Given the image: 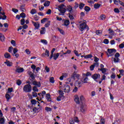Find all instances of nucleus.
<instances>
[{
  "instance_id": "nucleus-7",
  "label": "nucleus",
  "mask_w": 124,
  "mask_h": 124,
  "mask_svg": "<svg viewBox=\"0 0 124 124\" xmlns=\"http://www.w3.org/2000/svg\"><path fill=\"white\" fill-rule=\"evenodd\" d=\"M58 10L61 13H65V6L63 4H62L59 6Z\"/></svg>"
},
{
  "instance_id": "nucleus-15",
  "label": "nucleus",
  "mask_w": 124,
  "mask_h": 124,
  "mask_svg": "<svg viewBox=\"0 0 124 124\" xmlns=\"http://www.w3.org/2000/svg\"><path fill=\"white\" fill-rule=\"evenodd\" d=\"M83 85V80H80V81H77L76 82V86H77L78 87H81Z\"/></svg>"
},
{
  "instance_id": "nucleus-29",
  "label": "nucleus",
  "mask_w": 124,
  "mask_h": 124,
  "mask_svg": "<svg viewBox=\"0 0 124 124\" xmlns=\"http://www.w3.org/2000/svg\"><path fill=\"white\" fill-rule=\"evenodd\" d=\"M13 92V88H8V91L6 93H9L10 94H11V93H12Z\"/></svg>"
},
{
  "instance_id": "nucleus-63",
  "label": "nucleus",
  "mask_w": 124,
  "mask_h": 124,
  "mask_svg": "<svg viewBox=\"0 0 124 124\" xmlns=\"http://www.w3.org/2000/svg\"><path fill=\"white\" fill-rule=\"evenodd\" d=\"M34 21H37L38 20H39V18L37 16H34Z\"/></svg>"
},
{
  "instance_id": "nucleus-38",
  "label": "nucleus",
  "mask_w": 124,
  "mask_h": 124,
  "mask_svg": "<svg viewBox=\"0 0 124 124\" xmlns=\"http://www.w3.org/2000/svg\"><path fill=\"white\" fill-rule=\"evenodd\" d=\"M31 14L32 15H33V14H35V13H36V10H35V9H32L31 12H30Z\"/></svg>"
},
{
  "instance_id": "nucleus-53",
  "label": "nucleus",
  "mask_w": 124,
  "mask_h": 124,
  "mask_svg": "<svg viewBox=\"0 0 124 124\" xmlns=\"http://www.w3.org/2000/svg\"><path fill=\"white\" fill-rule=\"evenodd\" d=\"M119 48H120V49H123L124 48V42L121 44L119 45Z\"/></svg>"
},
{
  "instance_id": "nucleus-30",
  "label": "nucleus",
  "mask_w": 124,
  "mask_h": 124,
  "mask_svg": "<svg viewBox=\"0 0 124 124\" xmlns=\"http://www.w3.org/2000/svg\"><path fill=\"white\" fill-rule=\"evenodd\" d=\"M100 4L95 3L94 5V8H95V9H98V8L100 7Z\"/></svg>"
},
{
  "instance_id": "nucleus-59",
  "label": "nucleus",
  "mask_w": 124,
  "mask_h": 124,
  "mask_svg": "<svg viewBox=\"0 0 124 124\" xmlns=\"http://www.w3.org/2000/svg\"><path fill=\"white\" fill-rule=\"evenodd\" d=\"M32 90L34 92H38V89H37V87H36V86H34L33 87Z\"/></svg>"
},
{
  "instance_id": "nucleus-18",
  "label": "nucleus",
  "mask_w": 124,
  "mask_h": 124,
  "mask_svg": "<svg viewBox=\"0 0 124 124\" xmlns=\"http://www.w3.org/2000/svg\"><path fill=\"white\" fill-rule=\"evenodd\" d=\"M74 100L77 104H79V103H80V100L79 99V97L78 95L75 96Z\"/></svg>"
},
{
  "instance_id": "nucleus-61",
  "label": "nucleus",
  "mask_w": 124,
  "mask_h": 124,
  "mask_svg": "<svg viewBox=\"0 0 124 124\" xmlns=\"http://www.w3.org/2000/svg\"><path fill=\"white\" fill-rule=\"evenodd\" d=\"M12 50H13V47H9L8 52H9V53H12Z\"/></svg>"
},
{
  "instance_id": "nucleus-28",
  "label": "nucleus",
  "mask_w": 124,
  "mask_h": 124,
  "mask_svg": "<svg viewBox=\"0 0 124 124\" xmlns=\"http://www.w3.org/2000/svg\"><path fill=\"white\" fill-rule=\"evenodd\" d=\"M98 70H100V71H102V73H103L105 74V73H106V71H107V69L106 68H101L98 69Z\"/></svg>"
},
{
  "instance_id": "nucleus-64",
  "label": "nucleus",
  "mask_w": 124,
  "mask_h": 124,
  "mask_svg": "<svg viewBox=\"0 0 124 124\" xmlns=\"http://www.w3.org/2000/svg\"><path fill=\"white\" fill-rule=\"evenodd\" d=\"M12 10L13 12H14V13H17L18 11L17 9H14V8L12 9Z\"/></svg>"
},
{
  "instance_id": "nucleus-17",
  "label": "nucleus",
  "mask_w": 124,
  "mask_h": 124,
  "mask_svg": "<svg viewBox=\"0 0 124 124\" xmlns=\"http://www.w3.org/2000/svg\"><path fill=\"white\" fill-rule=\"evenodd\" d=\"M46 98L48 102H50L52 100V99H51V95H50V93H47L46 94Z\"/></svg>"
},
{
  "instance_id": "nucleus-11",
  "label": "nucleus",
  "mask_w": 124,
  "mask_h": 124,
  "mask_svg": "<svg viewBox=\"0 0 124 124\" xmlns=\"http://www.w3.org/2000/svg\"><path fill=\"white\" fill-rule=\"evenodd\" d=\"M3 26L4 27V28L3 29H0V31H3V32H6V31H7V28H8V23H5L3 24Z\"/></svg>"
},
{
  "instance_id": "nucleus-60",
  "label": "nucleus",
  "mask_w": 124,
  "mask_h": 124,
  "mask_svg": "<svg viewBox=\"0 0 124 124\" xmlns=\"http://www.w3.org/2000/svg\"><path fill=\"white\" fill-rule=\"evenodd\" d=\"M84 6H85V4H83V3H81V4H80L79 7L80 9H82L83 7H84Z\"/></svg>"
},
{
  "instance_id": "nucleus-39",
  "label": "nucleus",
  "mask_w": 124,
  "mask_h": 124,
  "mask_svg": "<svg viewBox=\"0 0 124 124\" xmlns=\"http://www.w3.org/2000/svg\"><path fill=\"white\" fill-rule=\"evenodd\" d=\"M106 18V16L104 15H101L100 16V20H104Z\"/></svg>"
},
{
  "instance_id": "nucleus-47",
  "label": "nucleus",
  "mask_w": 124,
  "mask_h": 124,
  "mask_svg": "<svg viewBox=\"0 0 124 124\" xmlns=\"http://www.w3.org/2000/svg\"><path fill=\"white\" fill-rule=\"evenodd\" d=\"M96 34H97L98 35H101V34L102 33V31H96Z\"/></svg>"
},
{
  "instance_id": "nucleus-51",
  "label": "nucleus",
  "mask_w": 124,
  "mask_h": 124,
  "mask_svg": "<svg viewBox=\"0 0 124 124\" xmlns=\"http://www.w3.org/2000/svg\"><path fill=\"white\" fill-rule=\"evenodd\" d=\"M88 81H89V78L87 77H86L84 78V79H83V83H88Z\"/></svg>"
},
{
  "instance_id": "nucleus-32",
  "label": "nucleus",
  "mask_w": 124,
  "mask_h": 124,
  "mask_svg": "<svg viewBox=\"0 0 124 124\" xmlns=\"http://www.w3.org/2000/svg\"><path fill=\"white\" fill-rule=\"evenodd\" d=\"M113 2L114 4H116V5H119V3H120L121 0H113Z\"/></svg>"
},
{
  "instance_id": "nucleus-45",
  "label": "nucleus",
  "mask_w": 124,
  "mask_h": 124,
  "mask_svg": "<svg viewBox=\"0 0 124 124\" xmlns=\"http://www.w3.org/2000/svg\"><path fill=\"white\" fill-rule=\"evenodd\" d=\"M15 111H16V108L14 107L11 108V112L12 113H15Z\"/></svg>"
},
{
  "instance_id": "nucleus-27",
  "label": "nucleus",
  "mask_w": 124,
  "mask_h": 124,
  "mask_svg": "<svg viewBox=\"0 0 124 124\" xmlns=\"http://www.w3.org/2000/svg\"><path fill=\"white\" fill-rule=\"evenodd\" d=\"M64 98V96H59L57 98V101H61Z\"/></svg>"
},
{
  "instance_id": "nucleus-41",
  "label": "nucleus",
  "mask_w": 124,
  "mask_h": 124,
  "mask_svg": "<svg viewBox=\"0 0 124 124\" xmlns=\"http://www.w3.org/2000/svg\"><path fill=\"white\" fill-rule=\"evenodd\" d=\"M108 31H109L108 33H109L110 34H111V35H114V31H113L112 29H109Z\"/></svg>"
},
{
  "instance_id": "nucleus-44",
  "label": "nucleus",
  "mask_w": 124,
  "mask_h": 124,
  "mask_svg": "<svg viewBox=\"0 0 124 124\" xmlns=\"http://www.w3.org/2000/svg\"><path fill=\"white\" fill-rule=\"evenodd\" d=\"M84 9H85V11H86V12H89V11H90V10H91V8H90L89 7H88V6H85Z\"/></svg>"
},
{
  "instance_id": "nucleus-22",
  "label": "nucleus",
  "mask_w": 124,
  "mask_h": 124,
  "mask_svg": "<svg viewBox=\"0 0 124 124\" xmlns=\"http://www.w3.org/2000/svg\"><path fill=\"white\" fill-rule=\"evenodd\" d=\"M10 94H9L8 93H6L5 97L7 99V101H9V99H10V98H11V96H10Z\"/></svg>"
},
{
  "instance_id": "nucleus-36",
  "label": "nucleus",
  "mask_w": 124,
  "mask_h": 124,
  "mask_svg": "<svg viewBox=\"0 0 124 124\" xmlns=\"http://www.w3.org/2000/svg\"><path fill=\"white\" fill-rule=\"evenodd\" d=\"M85 59H91L93 58V55L92 54H88L84 56Z\"/></svg>"
},
{
  "instance_id": "nucleus-37",
  "label": "nucleus",
  "mask_w": 124,
  "mask_h": 124,
  "mask_svg": "<svg viewBox=\"0 0 124 124\" xmlns=\"http://www.w3.org/2000/svg\"><path fill=\"white\" fill-rule=\"evenodd\" d=\"M47 20H48V18H45L41 20V22L42 24H44V23H46V22H47Z\"/></svg>"
},
{
  "instance_id": "nucleus-12",
  "label": "nucleus",
  "mask_w": 124,
  "mask_h": 124,
  "mask_svg": "<svg viewBox=\"0 0 124 124\" xmlns=\"http://www.w3.org/2000/svg\"><path fill=\"white\" fill-rule=\"evenodd\" d=\"M92 78L95 80L96 81L97 79H99L100 78V75L95 74L92 76Z\"/></svg>"
},
{
  "instance_id": "nucleus-20",
  "label": "nucleus",
  "mask_w": 124,
  "mask_h": 124,
  "mask_svg": "<svg viewBox=\"0 0 124 124\" xmlns=\"http://www.w3.org/2000/svg\"><path fill=\"white\" fill-rule=\"evenodd\" d=\"M16 72H17V73H21L22 72H23L24 68L21 67H18L17 68H16Z\"/></svg>"
},
{
  "instance_id": "nucleus-54",
  "label": "nucleus",
  "mask_w": 124,
  "mask_h": 124,
  "mask_svg": "<svg viewBox=\"0 0 124 124\" xmlns=\"http://www.w3.org/2000/svg\"><path fill=\"white\" fill-rule=\"evenodd\" d=\"M49 81L50 83H55V80L54 79V78L53 77L50 78Z\"/></svg>"
},
{
  "instance_id": "nucleus-57",
  "label": "nucleus",
  "mask_w": 124,
  "mask_h": 124,
  "mask_svg": "<svg viewBox=\"0 0 124 124\" xmlns=\"http://www.w3.org/2000/svg\"><path fill=\"white\" fill-rule=\"evenodd\" d=\"M39 10H40V11H43V10H44V6H39Z\"/></svg>"
},
{
  "instance_id": "nucleus-1",
  "label": "nucleus",
  "mask_w": 124,
  "mask_h": 124,
  "mask_svg": "<svg viewBox=\"0 0 124 124\" xmlns=\"http://www.w3.org/2000/svg\"><path fill=\"white\" fill-rule=\"evenodd\" d=\"M60 89L63 91L64 93H69L70 92V86L67 84H63L60 87Z\"/></svg>"
},
{
  "instance_id": "nucleus-48",
  "label": "nucleus",
  "mask_w": 124,
  "mask_h": 124,
  "mask_svg": "<svg viewBox=\"0 0 124 124\" xmlns=\"http://www.w3.org/2000/svg\"><path fill=\"white\" fill-rule=\"evenodd\" d=\"M11 43L12 44V45H13V46H16V42L15 40H12L11 41Z\"/></svg>"
},
{
  "instance_id": "nucleus-6",
  "label": "nucleus",
  "mask_w": 124,
  "mask_h": 124,
  "mask_svg": "<svg viewBox=\"0 0 124 124\" xmlns=\"http://www.w3.org/2000/svg\"><path fill=\"white\" fill-rule=\"evenodd\" d=\"M60 54L61 53H54L52 54H52H51L49 57V60L51 61L52 59H53V60H54L55 61H57V59H58V58H59Z\"/></svg>"
},
{
  "instance_id": "nucleus-52",
  "label": "nucleus",
  "mask_w": 124,
  "mask_h": 124,
  "mask_svg": "<svg viewBox=\"0 0 124 124\" xmlns=\"http://www.w3.org/2000/svg\"><path fill=\"white\" fill-rule=\"evenodd\" d=\"M113 61L114 62H119V58L115 57L113 58Z\"/></svg>"
},
{
  "instance_id": "nucleus-33",
  "label": "nucleus",
  "mask_w": 124,
  "mask_h": 124,
  "mask_svg": "<svg viewBox=\"0 0 124 124\" xmlns=\"http://www.w3.org/2000/svg\"><path fill=\"white\" fill-rule=\"evenodd\" d=\"M44 6L45 7H48L49 5H50V1H46L45 2L44 4Z\"/></svg>"
},
{
  "instance_id": "nucleus-50",
  "label": "nucleus",
  "mask_w": 124,
  "mask_h": 124,
  "mask_svg": "<svg viewBox=\"0 0 124 124\" xmlns=\"http://www.w3.org/2000/svg\"><path fill=\"white\" fill-rule=\"evenodd\" d=\"M0 124H4V119L3 118H0Z\"/></svg>"
},
{
  "instance_id": "nucleus-42",
  "label": "nucleus",
  "mask_w": 124,
  "mask_h": 124,
  "mask_svg": "<svg viewBox=\"0 0 124 124\" xmlns=\"http://www.w3.org/2000/svg\"><path fill=\"white\" fill-rule=\"evenodd\" d=\"M59 93L60 96H64L63 94H64V93H63V91L62 90L59 91Z\"/></svg>"
},
{
  "instance_id": "nucleus-3",
  "label": "nucleus",
  "mask_w": 124,
  "mask_h": 124,
  "mask_svg": "<svg viewBox=\"0 0 124 124\" xmlns=\"http://www.w3.org/2000/svg\"><path fill=\"white\" fill-rule=\"evenodd\" d=\"M23 92H25V93H31V86L30 84L25 85L23 87Z\"/></svg>"
},
{
  "instance_id": "nucleus-56",
  "label": "nucleus",
  "mask_w": 124,
  "mask_h": 124,
  "mask_svg": "<svg viewBox=\"0 0 124 124\" xmlns=\"http://www.w3.org/2000/svg\"><path fill=\"white\" fill-rule=\"evenodd\" d=\"M67 10L69 12H71L72 11V7L71 6H68Z\"/></svg>"
},
{
  "instance_id": "nucleus-16",
  "label": "nucleus",
  "mask_w": 124,
  "mask_h": 124,
  "mask_svg": "<svg viewBox=\"0 0 124 124\" xmlns=\"http://www.w3.org/2000/svg\"><path fill=\"white\" fill-rule=\"evenodd\" d=\"M74 77H75V75H73L72 76L68 78H67V81L69 83H71V82L73 81V80H74Z\"/></svg>"
},
{
  "instance_id": "nucleus-62",
  "label": "nucleus",
  "mask_w": 124,
  "mask_h": 124,
  "mask_svg": "<svg viewBox=\"0 0 124 124\" xmlns=\"http://www.w3.org/2000/svg\"><path fill=\"white\" fill-rule=\"evenodd\" d=\"M101 124H105V120H104V119L102 118L101 119V121H100Z\"/></svg>"
},
{
  "instance_id": "nucleus-19",
  "label": "nucleus",
  "mask_w": 124,
  "mask_h": 124,
  "mask_svg": "<svg viewBox=\"0 0 124 124\" xmlns=\"http://www.w3.org/2000/svg\"><path fill=\"white\" fill-rule=\"evenodd\" d=\"M46 32V28L45 27H42L41 29V30L40 31V34H45V33Z\"/></svg>"
},
{
  "instance_id": "nucleus-14",
  "label": "nucleus",
  "mask_w": 124,
  "mask_h": 124,
  "mask_svg": "<svg viewBox=\"0 0 124 124\" xmlns=\"http://www.w3.org/2000/svg\"><path fill=\"white\" fill-rule=\"evenodd\" d=\"M32 84L34 85V86H36L38 87V88H40L41 84H40V82H37L36 81H33L32 82Z\"/></svg>"
},
{
  "instance_id": "nucleus-10",
  "label": "nucleus",
  "mask_w": 124,
  "mask_h": 124,
  "mask_svg": "<svg viewBox=\"0 0 124 124\" xmlns=\"http://www.w3.org/2000/svg\"><path fill=\"white\" fill-rule=\"evenodd\" d=\"M32 24L33 25L34 27H35V30H38L39 28H40V24L39 22H35L33 21H31Z\"/></svg>"
},
{
  "instance_id": "nucleus-40",
  "label": "nucleus",
  "mask_w": 124,
  "mask_h": 124,
  "mask_svg": "<svg viewBox=\"0 0 124 124\" xmlns=\"http://www.w3.org/2000/svg\"><path fill=\"white\" fill-rule=\"evenodd\" d=\"M16 53H18V49H17V48H13V56H14V55H15V54H16Z\"/></svg>"
},
{
  "instance_id": "nucleus-43",
  "label": "nucleus",
  "mask_w": 124,
  "mask_h": 124,
  "mask_svg": "<svg viewBox=\"0 0 124 124\" xmlns=\"http://www.w3.org/2000/svg\"><path fill=\"white\" fill-rule=\"evenodd\" d=\"M45 56H46L47 57H49L50 56V54L49 53V51L47 49L46 50L45 53Z\"/></svg>"
},
{
  "instance_id": "nucleus-31",
  "label": "nucleus",
  "mask_w": 124,
  "mask_h": 124,
  "mask_svg": "<svg viewBox=\"0 0 124 124\" xmlns=\"http://www.w3.org/2000/svg\"><path fill=\"white\" fill-rule=\"evenodd\" d=\"M31 104L35 105L37 103H39V102L38 101H37V100L35 99H32V100H31Z\"/></svg>"
},
{
  "instance_id": "nucleus-23",
  "label": "nucleus",
  "mask_w": 124,
  "mask_h": 124,
  "mask_svg": "<svg viewBox=\"0 0 124 124\" xmlns=\"http://www.w3.org/2000/svg\"><path fill=\"white\" fill-rule=\"evenodd\" d=\"M4 56L6 59H10V58H11L10 54L7 52H6Z\"/></svg>"
},
{
  "instance_id": "nucleus-4",
  "label": "nucleus",
  "mask_w": 124,
  "mask_h": 124,
  "mask_svg": "<svg viewBox=\"0 0 124 124\" xmlns=\"http://www.w3.org/2000/svg\"><path fill=\"white\" fill-rule=\"evenodd\" d=\"M86 29L87 31H89V27L87 26V24L86 23L84 22L83 23H81L79 25V30L81 31H84Z\"/></svg>"
},
{
  "instance_id": "nucleus-49",
  "label": "nucleus",
  "mask_w": 124,
  "mask_h": 124,
  "mask_svg": "<svg viewBox=\"0 0 124 124\" xmlns=\"http://www.w3.org/2000/svg\"><path fill=\"white\" fill-rule=\"evenodd\" d=\"M32 95L34 97H37V93H36L35 92H33L32 93Z\"/></svg>"
},
{
  "instance_id": "nucleus-8",
  "label": "nucleus",
  "mask_w": 124,
  "mask_h": 124,
  "mask_svg": "<svg viewBox=\"0 0 124 124\" xmlns=\"http://www.w3.org/2000/svg\"><path fill=\"white\" fill-rule=\"evenodd\" d=\"M70 124H75V123H79L78 117H74L70 120Z\"/></svg>"
},
{
  "instance_id": "nucleus-9",
  "label": "nucleus",
  "mask_w": 124,
  "mask_h": 124,
  "mask_svg": "<svg viewBox=\"0 0 124 124\" xmlns=\"http://www.w3.org/2000/svg\"><path fill=\"white\" fill-rule=\"evenodd\" d=\"M108 54H109L108 56L111 57V56H113V55H114V53H116V52H117V50H116L115 48H112V49H108Z\"/></svg>"
},
{
  "instance_id": "nucleus-26",
  "label": "nucleus",
  "mask_w": 124,
  "mask_h": 124,
  "mask_svg": "<svg viewBox=\"0 0 124 124\" xmlns=\"http://www.w3.org/2000/svg\"><path fill=\"white\" fill-rule=\"evenodd\" d=\"M4 39H5L4 35H3L2 33H0V40H1V41H4Z\"/></svg>"
},
{
  "instance_id": "nucleus-2",
  "label": "nucleus",
  "mask_w": 124,
  "mask_h": 124,
  "mask_svg": "<svg viewBox=\"0 0 124 124\" xmlns=\"http://www.w3.org/2000/svg\"><path fill=\"white\" fill-rule=\"evenodd\" d=\"M87 109L88 107H87V105L85 103H82L80 106V112L83 113V114H85L87 112Z\"/></svg>"
},
{
  "instance_id": "nucleus-13",
  "label": "nucleus",
  "mask_w": 124,
  "mask_h": 124,
  "mask_svg": "<svg viewBox=\"0 0 124 124\" xmlns=\"http://www.w3.org/2000/svg\"><path fill=\"white\" fill-rule=\"evenodd\" d=\"M4 63L6 64L7 66L11 67L13 65V63L8 60H6V62H4Z\"/></svg>"
},
{
  "instance_id": "nucleus-24",
  "label": "nucleus",
  "mask_w": 124,
  "mask_h": 124,
  "mask_svg": "<svg viewBox=\"0 0 124 124\" xmlns=\"http://www.w3.org/2000/svg\"><path fill=\"white\" fill-rule=\"evenodd\" d=\"M41 42L42 44H44V45H47V44H48V42L45 39L41 40Z\"/></svg>"
},
{
  "instance_id": "nucleus-55",
  "label": "nucleus",
  "mask_w": 124,
  "mask_h": 124,
  "mask_svg": "<svg viewBox=\"0 0 124 124\" xmlns=\"http://www.w3.org/2000/svg\"><path fill=\"white\" fill-rule=\"evenodd\" d=\"M74 54L77 56V57H80V55H79V53H78V51L77 50L74 51Z\"/></svg>"
},
{
  "instance_id": "nucleus-34",
  "label": "nucleus",
  "mask_w": 124,
  "mask_h": 124,
  "mask_svg": "<svg viewBox=\"0 0 124 124\" xmlns=\"http://www.w3.org/2000/svg\"><path fill=\"white\" fill-rule=\"evenodd\" d=\"M58 30L60 32V33H61V34H62V35L65 34V32H64V31L63 30H62V29L58 28Z\"/></svg>"
},
{
  "instance_id": "nucleus-46",
  "label": "nucleus",
  "mask_w": 124,
  "mask_h": 124,
  "mask_svg": "<svg viewBox=\"0 0 124 124\" xmlns=\"http://www.w3.org/2000/svg\"><path fill=\"white\" fill-rule=\"evenodd\" d=\"M42 93V97H41V98H44V96L45 95V94H46V92L43 91L42 93Z\"/></svg>"
},
{
  "instance_id": "nucleus-21",
  "label": "nucleus",
  "mask_w": 124,
  "mask_h": 124,
  "mask_svg": "<svg viewBox=\"0 0 124 124\" xmlns=\"http://www.w3.org/2000/svg\"><path fill=\"white\" fill-rule=\"evenodd\" d=\"M98 66V63H94V64L90 66V70L93 71L94 69V66Z\"/></svg>"
},
{
  "instance_id": "nucleus-35",
  "label": "nucleus",
  "mask_w": 124,
  "mask_h": 124,
  "mask_svg": "<svg viewBox=\"0 0 124 124\" xmlns=\"http://www.w3.org/2000/svg\"><path fill=\"white\" fill-rule=\"evenodd\" d=\"M45 110L46 112H51L52 111V108L46 107L45 108Z\"/></svg>"
},
{
  "instance_id": "nucleus-25",
  "label": "nucleus",
  "mask_w": 124,
  "mask_h": 124,
  "mask_svg": "<svg viewBox=\"0 0 124 124\" xmlns=\"http://www.w3.org/2000/svg\"><path fill=\"white\" fill-rule=\"evenodd\" d=\"M70 24V22H69V20H64V26H65L67 27V26H68Z\"/></svg>"
},
{
  "instance_id": "nucleus-5",
  "label": "nucleus",
  "mask_w": 124,
  "mask_h": 124,
  "mask_svg": "<svg viewBox=\"0 0 124 124\" xmlns=\"http://www.w3.org/2000/svg\"><path fill=\"white\" fill-rule=\"evenodd\" d=\"M4 12L2 9V8L0 7V20H5L6 19V16H5Z\"/></svg>"
},
{
  "instance_id": "nucleus-58",
  "label": "nucleus",
  "mask_w": 124,
  "mask_h": 124,
  "mask_svg": "<svg viewBox=\"0 0 124 124\" xmlns=\"http://www.w3.org/2000/svg\"><path fill=\"white\" fill-rule=\"evenodd\" d=\"M16 84L18 85V86H20V85L22 84V81L18 79L16 81Z\"/></svg>"
}]
</instances>
